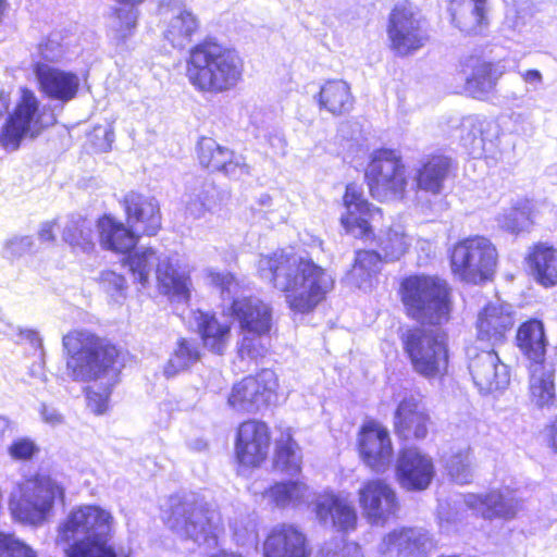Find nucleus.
Segmentation results:
<instances>
[{"mask_svg":"<svg viewBox=\"0 0 557 557\" xmlns=\"http://www.w3.org/2000/svg\"><path fill=\"white\" fill-rule=\"evenodd\" d=\"M244 60L238 52L214 37H205L189 47L185 76L202 95H223L243 81Z\"/></svg>","mask_w":557,"mask_h":557,"instance_id":"4","label":"nucleus"},{"mask_svg":"<svg viewBox=\"0 0 557 557\" xmlns=\"http://www.w3.org/2000/svg\"><path fill=\"white\" fill-rule=\"evenodd\" d=\"M382 262H384V259L379 252L360 249L356 251L352 271H355L361 280H368L381 271Z\"/></svg>","mask_w":557,"mask_h":557,"instance_id":"46","label":"nucleus"},{"mask_svg":"<svg viewBox=\"0 0 557 557\" xmlns=\"http://www.w3.org/2000/svg\"><path fill=\"white\" fill-rule=\"evenodd\" d=\"M62 238L73 249L91 251L95 248L92 230L85 219L71 221L62 231Z\"/></svg>","mask_w":557,"mask_h":557,"instance_id":"44","label":"nucleus"},{"mask_svg":"<svg viewBox=\"0 0 557 557\" xmlns=\"http://www.w3.org/2000/svg\"><path fill=\"white\" fill-rule=\"evenodd\" d=\"M463 78V90L473 99L485 101L496 90L505 71L496 63L480 54H469L459 63Z\"/></svg>","mask_w":557,"mask_h":557,"instance_id":"17","label":"nucleus"},{"mask_svg":"<svg viewBox=\"0 0 557 557\" xmlns=\"http://www.w3.org/2000/svg\"><path fill=\"white\" fill-rule=\"evenodd\" d=\"M312 511L320 523L330 522L343 533L357 529L358 512L354 504L334 492L325 491L318 494L312 502Z\"/></svg>","mask_w":557,"mask_h":557,"instance_id":"22","label":"nucleus"},{"mask_svg":"<svg viewBox=\"0 0 557 557\" xmlns=\"http://www.w3.org/2000/svg\"><path fill=\"white\" fill-rule=\"evenodd\" d=\"M357 500L362 517L371 525L384 527L398 518L399 498L385 479L364 480L357 491Z\"/></svg>","mask_w":557,"mask_h":557,"instance_id":"14","label":"nucleus"},{"mask_svg":"<svg viewBox=\"0 0 557 557\" xmlns=\"http://www.w3.org/2000/svg\"><path fill=\"white\" fill-rule=\"evenodd\" d=\"M177 262L172 257H164L156 264V278L161 292L180 300H189L191 278L186 272L177 270Z\"/></svg>","mask_w":557,"mask_h":557,"instance_id":"34","label":"nucleus"},{"mask_svg":"<svg viewBox=\"0 0 557 557\" xmlns=\"http://www.w3.org/2000/svg\"><path fill=\"white\" fill-rule=\"evenodd\" d=\"M300 447L290 428L281 432L274 442L273 465L289 474H298L301 471Z\"/></svg>","mask_w":557,"mask_h":557,"instance_id":"36","label":"nucleus"},{"mask_svg":"<svg viewBox=\"0 0 557 557\" xmlns=\"http://www.w3.org/2000/svg\"><path fill=\"white\" fill-rule=\"evenodd\" d=\"M545 445L557 455V414L543 429Z\"/></svg>","mask_w":557,"mask_h":557,"instance_id":"54","label":"nucleus"},{"mask_svg":"<svg viewBox=\"0 0 557 557\" xmlns=\"http://www.w3.org/2000/svg\"><path fill=\"white\" fill-rule=\"evenodd\" d=\"M122 260V264L127 267L131 274L135 277V281L141 285L147 286L149 283V276L152 265H156L160 258L157 251L147 247L139 251H132Z\"/></svg>","mask_w":557,"mask_h":557,"instance_id":"42","label":"nucleus"},{"mask_svg":"<svg viewBox=\"0 0 557 557\" xmlns=\"http://www.w3.org/2000/svg\"><path fill=\"white\" fill-rule=\"evenodd\" d=\"M431 424V416L420 398L407 395L399 400L394 411L393 429L401 444L425 440Z\"/></svg>","mask_w":557,"mask_h":557,"instance_id":"18","label":"nucleus"},{"mask_svg":"<svg viewBox=\"0 0 557 557\" xmlns=\"http://www.w3.org/2000/svg\"><path fill=\"white\" fill-rule=\"evenodd\" d=\"M10 107V96L0 90V119L8 112Z\"/></svg>","mask_w":557,"mask_h":557,"instance_id":"58","label":"nucleus"},{"mask_svg":"<svg viewBox=\"0 0 557 557\" xmlns=\"http://www.w3.org/2000/svg\"><path fill=\"white\" fill-rule=\"evenodd\" d=\"M356 449L363 465L373 472H384L394 459L391 433L375 419H369L360 425Z\"/></svg>","mask_w":557,"mask_h":557,"instance_id":"15","label":"nucleus"},{"mask_svg":"<svg viewBox=\"0 0 557 557\" xmlns=\"http://www.w3.org/2000/svg\"><path fill=\"white\" fill-rule=\"evenodd\" d=\"M200 358L201 352L195 343L188 338L181 337L177 339L174 351L164 364L163 373L166 377H173L189 369Z\"/></svg>","mask_w":557,"mask_h":557,"instance_id":"40","label":"nucleus"},{"mask_svg":"<svg viewBox=\"0 0 557 557\" xmlns=\"http://www.w3.org/2000/svg\"><path fill=\"white\" fill-rule=\"evenodd\" d=\"M377 246L384 262H393L399 260L408 252L409 242L404 231L388 227L385 234L380 237Z\"/></svg>","mask_w":557,"mask_h":557,"instance_id":"43","label":"nucleus"},{"mask_svg":"<svg viewBox=\"0 0 557 557\" xmlns=\"http://www.w3.org/2000/svg\"><path fill=\"white\" fill-rule=\"evenodd\" d=\"M120 205L125 222L140 237L156 236L162 228L161 209L153 197L138 190H129L122 197Z\"/></svg>","mask_w":557,"mask_h":557,"instance_id":"19","label":"nucleus"},{"mask_svg":"<svg viewBox=\"0 0 557 557\" xmlns=\"http://www.w3.org/2000/svg\"><path fill=\"white\" fill-rule=\"evenodd\" d=\"M388 49L407 58L424 49L432 40L428 20L412 3H396L389 11L386 27Z\"/></svg>","mask_w":557,"mask_h":557,"instance_id":"11","label":"nucleus"},{"mask_svg":"<svg viewBox=\"0 0 557 557\" xmlns=\"http://www.w3.org/2000/svg\"><path fill=\"white\" fill-rule=\"evenodd\" d=\"M115 2L126 7V8H137L143 4L147 0H114Z\"/></svg>","mask_w":557,"mask_h":557,"instance_id":"59","label":"nucleus"},{"mask_svg":"<svg viewBox=\"0 0 557 557\" xmlns=\"http://www.w3.org/2000/svg\"><path fill=\"white\" fill-rule=\"evenodd\" d=\"M448 258L450 271L456 277L468 284L480 285L493 280L498 252L488 238L474 235L456 242Z\"/></svg>","mask_w":557,"mask_h":557,"instance_id":"10","label":"nucleus"},{"mask_svg":"<svg viewBox=\"0 0 557 557\" xmlns=\"http://www.w3.org/2000/svg\"><path fill=\"white\" fill-rule=\"evenodd\" d=\"M515 326V317L507 307L488 302L478 313L476 338L492 346L503 344Z\"/></svg>","mask_w":557,"mask_h":557,"instance_id":"26","label":"nucleus"},{"mask_svg":"<svg viewBox=\"0 0 557 557\" xmlns=\"http://www.w3.org/2000/svg\"><path fill=\"white\" fill-rule=\"evenodd\" d=\"M411 530L408 528L394 529L382 539V552L388 553L393 549L397 550V554L407 556L412 553L418 545V541L411 535Z\"/></svg>","mask_w":557,"mask_h":557,"instance_id":"45","label":"nucleus"},{"mask_svg":"<svg viewBox=\"0 0 557 557\" xmlns=\"http://www.w3.org/2000/svg\"><path fill=\"white\" fill-rule=\"evenodd\" d=\"M111 521V515L96 505L72 509L59 528L60 540L71 543L65 557H131L129 553H119L107 536L99 534Z\"/></svg>","mask_w":557,"mask_h":557,"instance_id":"5","label":"nucleus"},{"mask_svg":"<svg viewBox=\"0 0 557 557\" xmlns=\"http://www.w3.org/2000/svg\"><path fill=\"white\" fill-rule=\"evenodd\" d=\"M101 288L111 295L124 296L127 289L126 277L113 270H103L98 277Z\"/></svg>","mask_w":557,"mask_h":557,"instance_id":"51","label":"nucleus"},{"mask_svg":"<svg viewBox=\"0 0 557 557\" xmlns=\"http://www.w3.org/2000/svg\"><path fill=\"white\" fill-rule=\"evenodd\" d=\"M453 23L468 36H481L488 26L486 0H450Z\"/></svg>","mask_w":557,"mask_h":557,"instance_id":"32","label":"nucleus"},{"mask_svg":"<svg viewBox=\"0 0 557 557\" xmlns=\"http://www.w3.org/2000/svg\"><path fill=\"white\" fill-rule=\"evenodd\" d=\"M0 557H37V554L13 533L0 531Z\"/></svg>","mask_w":557,"mask_h":557,"instance_id":"48","label":"nucleus"},{"mask_svg":"<svg viewBox=\"0 0 557 557\" xmlns=\"http://www.w3.org/2000/svg\"><path fill=\"white\" fill-rule=\"evenodd\" d=\"M117 21L115 28V40L120 45H124L135 33L138 21V11L136 8H115L112 12Z\"/></svg>","mask_w":557,"mask_h":557,"instance_id":"47","label":"nucleus"},{"mask_svg":"<svg viewBox=\"0 0 557 557\" xmlns=\"http://www.w3.org/2000/svg\"><path fill=\"white\" fill-rule=\"evenodd\" d=\"M62 346L71 377L77 382L94 383L84 391L87 408L97 416L103 414L124 368L126 351L85 329H74L64 334Z\"/></svg>","mask_w":557,"mask_h":557,"instance_id":"2","label":"nucleus"},{"mask_svg":"<svg viewBox=\"0 0 557 557\" xmlns=\"http://www.w3.org/2000/svg\"><path fill=\"white\" fill-rule=\"evenodd\" d=\"M280 382L276 373L263 368L236 381L227 395V405L239 412L257 413L275 405Z\"/></svg>","mask_w":557,"mask_h":557,"instance_id":"12","label":"nucleus"},{"mask_svg":"<svg viewBox=\"0 0 557 557\" xmlns=\"http://www.w3.org/2000/svg\"><path fill=\"white\" fill-rule=\"evenodd\" d=\"M522 77L525 82H541L542 81V74L540 73L539 70H527L523 74H522Z\"/></svg>","mask_w":557,"mask_h":557,"instance_id":"57","label":"nucleus"},{"mask_svg":"<svg viewBox=\"0 0 557 557\" xmlns=\"http://www.w3.org/2000/svg\"><path fill=\"white\" fill-rule=\"evenodd\" d=\"M200 20L190 10H181L172 17L166 30L165 38L173 47L182 48L200 32Z\"/></svg>","mask_w":557,"mask_h":557,"instance_id":"38","label":"nucleus"},{"mask_svg":"<svg viewBox=\"0 0 557 557\" xmlns=\"http://www.w3.org/2000/svg\"><path fill=\"white\" fill-rule=\"evenodd\" d=\"M57 223L54 221L52 222H46L42 224L40 231H39V239L44 243H52L55 240V227Z\"/></svg>","mask_w":557,"mask_h":557,"instance_id":"55","label":"nucleus"},{"mask_svg":"<svg viewBox=\"0 0 557 557\" xmlns=\"http://www.w3.org/2000/svg\"><path fill=\"white\" fill-rule=\"evenodd\" d=\"M98 242L102 249L116 255H128L137 247L140 235L128 224L111 214H101L96 221Z\"/></svg>","mask_w":557,"mask_h":557,"instance_id":"27","label":"nucleus"},{"mask_svg":"<svg viewBox=\"0 0 557 557\" xmlns=\"http://www.w3.org/2000/svg\"><path fill=\"white\" fill-rule=\"evenodd\" d=\"M468 369L473 383L481 392L499 391L509 383V369L493 348L471 355Z\"/></svg>","mask_w":557,"mask_h":557,"instance_id":"23","label":"nucleus"},{"mask_svg":"<svg viewBox=\"0 0 557 557\" xmlns=\"http://www.w3.org/2000/svg\"><path fill=\"white\" fill-rule=\"evenodd\" d=\"M527 369L530 404L537 409L552 407L556 399V370L554 363H528Z\"/></svg>","mask_w":557,"mask_h":557,"instance_id":"30","label":"nucleus"},{"mask_svg":"<svg viewBox=\"0 0 557 557\" xmlns=\"http://www.w3.org/2000/svg\"><path fill=\"white\" fill-rule=\"evenodd\" d=\"M438 557H460V556L459 555H449V556L442 555V556H438Z\"/></svg>","mask_w":557,"mask_h":557,"instance_id":"63","label":"nucleus"},{"mask_svg":"<svg viewBox=\"0 0 557 557\" xmlns=\"http://www.w3.org/2000/svg\"><path fill=\"white\" fill-rule=\"evenodd\" d=\"M228 312L243 335L238 345L239 356L262 359L269 348L263 339L270 338L275 330L272 306L253 295L240 296L231 300Z\"/></svg>","mask_w":557,"mask_h":557,"instance_id":"7","label":"nucleus"},{"mask_svg":"<svg viewBox=\"0 0 557 557\" xmlns=\"http://www.w3.org/2000/svg\"><path fill=\"white\" fill-rule=\"evenodd\" d=\"M208 510L200 507L190 508L184 516L182 529L189 536L206 534L211 528Z\"/></svg>","mask_w":557,"mask_h":557,"instance_id":"49","label":"nucleus"},{"mask_svg":"<svg viewBox=\"0 0 557 557\" xmlns=\"http://www.w3.org/2000/svg\"><path fill=\"white\" fill-rule=\"evenodd\" d=\"M37 51L45 63H54L64 55L65 49L61 37L49 35L38 42Z\"/></svg>","mask_w":557,"mask_h":557,"instance_id":"50","label":"nucleus"},{"mask_svg":"<svg viewBox=\"0 0 557 557\" xmlns=\"http://www.w3.org/2000/svg\"><path fill=\"white\" fill-rule=\"evenodd\" d=\"M320 110L334 116L349 113L355 106L350 85L343 79H327L315 96Z\"/></svg>","mask_w":557,"mask_h":557,"instance_id":"35","label":"nucleus"},{"mask_svg":"<svg viewBox=\"0 0 557 557\" xmlns=\"http://www.w3.org/2000/svg\"><path fill=\"white\" fill-rule=\"evenodd\" d=\"M66 490L62 482L45 472L25 475L9 498V511L14 521L40 525L51 515L55 504L64 505Z\"/></svg>","mask_w":557,"mask_h":557,"instance_id":"6","label":"nucleus"},{"mask_svg":"<svg viewBox=\"0 0 557 557\" xmlns=\"http://www.w3.org/2000/svg\"><path fill=\"white\" fill-rule=\"evenodd\" d=\"M8 451L14 460H29L39 451V448L33 440L20 437L11 443Z\"/></svg>","mask_w":557,"mask_h":557,"instance_id":"52","label":"nucleus"},{"mask_svg":"<svg viewBox=\"0 0 557 557\" xmlns=\"http://www.w3.org/2000/svg\"><path fill=\"white\" fill-rule=\"evenodd\" d=\"M312 552L307 532L294 522L272 525L262 541V557H311Z\"/></svg>","mask_w":557,"mask_h":557,"instance_id":"16","label":"nucleus"},{"mask_svg":"<svg viewBox=\"0 0 557 557\" xmlns=\"http://www.w3.org/2000/svg\"><path fill=\"white\" fill-rule=\"evenodd\" d=\"M462 453H458L454 456V459H461Z\"/></svg>","mask_w":557,"mask_h":557,"instance_id":"62","label":"nucleus"},{"mask_svg":"<svg viewBox=\"0 0 557 557\" xmlns=\"http://www.w3.org/2000/svg\"><path fill=\"white\" fill-rule=\"evenodd\" d=\"M458 463H459V460H453V462H451V471H454V473H456L458 471V467H457Z\"/></svg>","mask_w":557,"mask_h":557,"instance_id":"61","label":"nucleus"},{"mask_svg":"<svg viewBox=\"0 0 557 557\" xmlns=\"http://www.w3.org/2000/svg\"><path fill=\"white\" fill-rule=\"evenodd\" d=\"M342 200L345 212L341 216V224L346 232H357L361 238L372 237L374 233L370 220L375 214L382 216V210L364 197L362 187L355 182L345 186Z\"/></svg>","mask_w":557,"mask_h":557,"instance_id":"20","label":"nucleus"},{"mask_svg":"<svg viewBox=\"0 0 557 557\" xmlns=\"http://www.w3.org/2000/svg\"><path fill=\"white\" fill-rule=\"evenodd\" d=\"M209 278L211 284L221 293H230L233 288L239 286L236 275L232 272H210Z\"/></svg>","mask_w":557,"mask_h":557,"instance_id":"53","label":"nucleus"},{"mask_svg":"<svg viewBox=\"0 0 557 557\" xmlns=\"http://www.w3.org/2000/svg\"><path fill=\"white\" fill-rule=\"evenodd\" d=\"M9 426V421L8 419L3 418V417H0V438L3 436L5 430L8 429Z\"/></svg>","mask_w":557,"mask_h":557,"instance_id":"60","label":"nucleus"},{"mask_svg":"<svg viewBox=\"0 0 557 557\" xmlns=\"http://www.w3.org/2000/svg\"><path fill=\"white\" fill-rule=\"evenodd\" d=\"M397 295L407 318L435 327L411 326L400 336L413 372L426 380L444 377L450 364L449 335L438 326L451 319V285L436 274H409L400 278Z\"/></svg>","mask_w":557,"mask_h":557,"instance_id":"1","label":"nucleus"},{"mask_svg":"<svg viewBox=\"0 0 557 557\" xmlns=\"http://www.w3.org/2000/svg\"><path fill=\"white\" fill-rule=\"evenodd\" d=\"M57 123L49 107L41 106L28 87L20 89V97L0 129V145L8 151L21 147L24 138L35 139Z\"/></svg>","mask_w":557,"mask_h":557,"instance_id":"8","label":"nucleus"},{"mask_svg":"<svg viewBox=\"0 0 557 557\" xmlns=\"http://www.w3.org/2000/svg\"><path fill=\"white\" fill-rule=\"evenodd\" d=\"M535 213L531 199H519L502 214V227L512 234L528 231L534 224Z\"/></svg>","mask_w":557,"mask_h":557,"instance_id":"39","label":"nucleus"},{"mask_svg":"<svg viewBox=\"0 0 557 557\" xmlns=\"http://www.w3.org/2000/svg\"><path fill=\"white\" fill-rule=\"evenodd\" d=\"M516 345L528 363L548 362L546 359L547 338L542 320L530 318L516 332Z\"/></svg>","mask_w":557,"mask_h":557,"instance_id":"33","label":"nucleus"},{"mask_svg":"<svg viewBox=\"0 0 557 557\" xmlns=\"http://www.w3.org/2000/svg\"><path fill=\"white\" fill-rule=\"evenodd\" d=\"M40 92L52 100L69 102L79 89V77L76 73L54 67L42 61L33 64Z\"/></svg>","mask_w":557,"mask_h":557,"instance_id":"24","label":"nucleus"},{"mask_svg":"<svg viewBox=\"0 0 557 557\" xmlns=\"http://www.w3.org/2000/svg\"><path fill=\"white\" fill-rule=\"evenodd\" d=\"M261 270L273 285L281 284L287 308L296 314H310L335 288V280L327 269L310 256H297L276 250L261 259Z\"/></svg>","mask_w":557,"mask_h":557,"instance_id":"3","label":"nucleus"},{"mask_svg":"<svg viewBox=\"0 0 557 557\" xmlns=\"http://www.w3.org/2000/svg\"><path fill=\"white\" fill-rule=\"evenodd\" d=\"M481 513L485 519L512 518L520 507V499L510 488L491 491L482 498Z\"/></svg>","mask_w":557,"mask_h":557,"instance_id":"37","label":"nucleus"},{"mask_svg":"<svg viewBox=\"0 0 557 557\" xmlns=\"http://www.w3.org/2000/svg\"><path fill=\"white\" fill-rule=\"evenodd\" d=\"M434 473V465L425 455L409 447L400 449L396 479L404 490L411 492L426 490Z\"/></svg>","mask_w":557,"mask_h":557,"instance_id":"25","label":"nucleus"},{"mask_svg":"<svg viewBox=\"0 0 557 557\" xmlns=\"http://www.w3.org/2000/svg\"><path fill=\"white\" fill-rule=\"evenodd\" d=\"M94 131L95 132H102L103 136L106 137V140H107L106 144L104 145H99V147L101 149H104V150L109 149L110 144H111V141L113 139V132L111 129H109L107 127H102V126H96Z\"/></svg>","mask_w":557,"mask_h":557,"instance_id":"56","label":"nucleus"},{"mask_svg":"<svg viewBox=\"0 0 557 557\" xmlns=\"http://www.w3.org/2000/svg\"><path fill=\"white\" fill-rule=\"evenodd\" d=\"M272 429L259 418H246L234 430L233 461L237 470L261 468L270 457Z\"/></svg>","mask_w":557,"mask_h":557,"instance_id":"13","label":"nucleus"},{"mask_svg":"<svg viewBox=\"0 0 557 557\" xmlns=\"http://www.w3.org/2000/svg\"><path fill=\"white\" fill-rule=\"evenodd\" d=\"M197 160L199 165L209 173H222L235 178L249 173L244 158L208 136H201L197 143Z\"/></svg>","mask_w":557,"mask_h":557,"instance_id":"21","label":"nucleus"},{"mask_svg":"<svg viewBox=\"0 0 557 557\" xmlns=\"http://www.w3.org/2000/svg\"><path fill=\"white\" fill-rule=\"evenodd\" d=\"M533 280L544 288L557 285V248L546 242L532 244L524 258Z\"/></svg>","mask_w":557,"mask_h":557,"instance_id":"29","label":"nucleus"},{"mask_svg":"<svg viewBox=\"0 0 557 557\" xmlns=\"http://www.w3.org/2000/svg\"><path fill=\"white\" fill-rule=\"evenodd\" d=\"M370 196L384 202L404 199L408 188V166L399 150L387 147L374 149L363 172Z\"/></svg>","mask_w":557,"mask_h":557,"instance_id":"9","label":"nucleus"},{"mask_svg":"<svg viewBox=\"0 0 557 557\" xmlns=\"http://www.w3.org/2000/svg\"><path fill=\"white\" fill-rule=\"evenodd\" d=\"M454 171L455 164L450 157L443 153H431L420 162L416 170V188L417 190L437 195Z\"/></svg>","mask_w":557,"mask_h":557,"instance_id":"28","label":"nucleus"},{"mask_svg":"<svg viewBox=\"0 0 557 557\" xmlns=\"http://www.w3.org/2000/svg\"><path fill=\"white\" fill-rule=\"evenodd\" d=\"M194 319L203 347L214 355H223L232 336L231 323L220 321L213 311L197 310Z\"/></svg>","mask_w":557,"mask_h":557,"instance_id":"31","label":"nucleus"},{"mask_svg":"<svg viewBox=\"0 0 557 557\" xmlns=\"http://www.w3.org/2000/svg\"><path fill=\"white\" fill-rule=\"evenodd\" d=\"M307 486L300 481L275 482L270 485L263 495L268 496L270 503L277 508H286L299 504Z\"/></svg>","mask_w":557,"mask_h":557,"instance_id":"41","label":"nucleus"}]
</instances>
